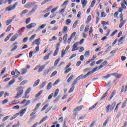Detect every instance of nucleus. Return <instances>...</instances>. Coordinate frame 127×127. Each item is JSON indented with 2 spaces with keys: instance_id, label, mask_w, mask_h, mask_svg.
Returning <instances> with one entry per match:
<instances>
[{
  "instance_id": "nucleus-1",
  "label": "nucleus",
  "mask_w": 127,
  "mask_h": 127,
  "mask_svg": "<svg viewBox=\"0 0 127 127\" xmlns=\"http://www.w3.org/2000/svg\"><path fill=\"white\" fill-rule=\"evenodd\" d=\"M116 104L117 103L114 102L112 103V105L110 104L106 107V113H110L112 112L114 109H115V107H116Z\"/></svg>"
},
{
  "instance_id": "nucleus-2",
  "label": "nucleus",
  "mask_w": 127,
  "mask_h": 127,
  "mask_svg": "<svg viewBox=\"0 0 127 127\" xmlns=\"http://www.w3.org/2000/svg\"><path fill=\"white\" fill-rule=\"evenodd\" d=\"M18 92L17 93L16 96L15 97V98H19L20 96H21L22 94H23V88L22 87L20 86L18 87L17 88Z\"/></svg>"
},
{
  "instance_id": "nucleus-3",
  "label": "nucleus",
  "mask_w": 127,
  "mask_h": 127,
  "mask_svg": "<svg viewBox=\"0 0 127 127\" xmlns=\"http://www.w3.org/2000/svg\"><path fill=\"white\" fill-rule=\"evenodd\" d=\"M79 43H77V42L76 43H75L74 44V45H73L72 47V49L71 50V51L72 52H74V51H76L77 50H79V48H77L78 47V46H79Z\"/></svg>"
},
{
  "instance_id": "nucleus-4",
  "label": "nucleus",
  "mask_w": 127,
  "mask_h": 127,
  "mask_svg": "<svg viewBox=\"0 0 127 127\" xmlns=\"http://www.w3.org/2000/svg\"><path fill=\"white\" fill-rule=\"evenodd\" d=\"M36 44L37 46H39L40 45V38L35 40L32 43V46H34Z\"/></svg>"
},
{
  "instance_id": "nucleus-5",
  "label": "nucleus",
  "mask_w": 127,
  "mask_h": 127,
  "mask_svg": "<svg viewBox=\"0 0 127 127\" xmlns=\"http://www.w3.org/2000/svg\"><path fill=\"white\" fill-rule=\"evenodd\" d=\"M37 7H38V5L34 4L32 10L29 12V14H32V13L35 12V11L37 9Z\"/></svg>"
},
{
  "instance_id": "nucleus-6",
  "label": "nucleus",
  "mask_w": 127,
  "mask_h": 127,
  "mask_svg": "<svg viewBox=\"0 0 127 127\" xmlns=\"http://www.w3.org/2000/svg\"><path fill=\"white\" fill-rule=\"evenodd\" d=\"M100 69H102V68L100 67L99 66H97L95 68H94L92 71H89L88 72H89V73H90V75H92V74H93V73H95V72H96V71H98V70H100Z\"/></svg>"
},
{
  "instance_id": "nucleus-7",
  "label": "nucleus",
  "mask_w": 127,
  "mask_h": 127,
  "mask_svg": "<svg viewBox=\"0 0 127 127\" xmlns=\"http://www.w3.org/2000/svg\"><path fill=\"white\" fill-rule=\"evenodd\" d=\"M47 24H43L42 25L40 26L36 30V32H38L41 30V29H43L44 27L46 26Z\"/></svg>"
},
{
  "instance_id": "nucleus-8",
  "label": "nucleus",
  "mask_w": 127,
  "mask_h": 127,
  "mask_svg": "<svg viewBox=\"0 0 127 127\" xmlns=\"http://www.w3.org/2000/svg\"><path fill=\"white\" fill-rule=\"evenodd\" d=\"M35 26H36V23H32L29 25H27L26 27V28H28V29H30V28H32V27H35Z\"/></svg>"
},
{
  "instance_id": "nucleus-9",
  "label": "nucleus",
  "mask_w": 127,
  "mask_h": 127,
  "mask_svg": "<svg viewBox=\"0 0 127 127\" xmlns=\"http://www.w3.org/2000/svg\"><path fill=\"white\" fill-rule=\"evenodd\" d=\"M83 108H84L83 105L78 106L73 110V112H79V111H81Z\"/></svg>"
},
{
  "instance_id": "nucleus-10",
  "label": "nucleus",
  "mask_w": 127,
  "mask_h": 127,
  "mask_svg": "<svg viewBox=\"0 0 127 127\" xmlns=\"http://www.w3.org/2000/svg\"><path fill=\"white\" fill-rule=\"evenodd\" d=\"M45 65H40V67H39V69H38V72L39 73H40V72H42V71H43L44 69H45Z\"/></svg>"
},
{
  "instance_id": "nucleus-11",
  "label": "nucleus",
  "mask_w": 127,
  "mask_h": 127,
  "mask_svg": "<svg viewBox=\"0 0 127 127\" xmlns=\"http://www.w3.org/2000/svg\"><path fill=\"white\" fill-rule=\"evenodd\" d=\"M88 3V0H81V4H82V7L84 8L87 5Z\"/></svg>"
},
{
  "instance_id": "nucleus-12",
  "label": "nucleus",
  "mask_w": 127,
  "mask_h": 127,
  "mask_svg": "<svg viewBox=\"0 0 127 127\" xmlns=\"http://www.w3.org/2000/svg\"><path fill=\"white\" fill-rule=\"evenodd\" d=\"M15 82V79H14L10 80L8 82V85H6V88H8V86H11V85H13V84H14Z\"/></svg>"
},
{
  "instance_id": "nucleus-13",
  "label": "nucleus",
  "mask_w": 127,
  "mask_h": 127,
  "mask_svg": "<svg viewBox=\"0 0 127 127\" xmlns=\"http://www.w3.org/2000/svg\"><path fill=\"white\" fill-rule=\"evenodd\" d=\"M17 37H18V34H15L11 38L10 41H11V42H13V41H14V40H15Z\"/></svg>"
},
{
  "instance_id": "nucleus-14",
  "label": "nucleus",
  "mask_w": 127,
  "mask_h": 127,
  "mask_svg": "<svg viewBox=\"0 0 127 127\" xmlns=\"http://www.w3.org/2000/svg\"><path fill=\"white\" fill-rule=\"evenodd\" d=\"M25 112H26V109H24L23 110H21L19 113V115H20V117H22L24 114H25Z\"/></svg>"
},
{
  "instance_id": "nucleus-15",
  "label": "nucleus",
  "mask_w": 127,
  "mask_h": 127,
  "mask_svg": "<svg viewBox=\"0 0 127 127\" xmlns=\"http://www.w3.org/2000/svg\"><path fill=\"white\" fill-rule=\"evenodd\" d=\"M47 90L49 91V90H51V88H52V82H49L47 87Z\"/></svg>"
},
{
  "instance_id": "nucleus-16",
  "label": "nucleus",
  "mask_w": 127,
  "mask_h": 127,
  "mask_svg": "<svg viewBox=\"0 0 127 127\" xmlns=\"http://www.w3.org/2000/svg\"><path fill=\"white\" fill-rule=\"evenodd\" d=\"M12 35H13V33L9 34L7 35V36L5 38V39L4 40V41L5 42H6V41H7V40H8V39H9V38H10V37H11Z\"/></svg>"
},
{
  "instance_id": "nucleus-17",
  "label": "nucleus",
  "mask_w": 127,
  "mask_h": 127,
  "mask_svg": "<svg viewBox=\"0 0 127 127\" xmlns=\"http://www.w3.org/2000/svg\"><path fill=\"white\" fill-rule=\"evenodd\" d=\"M47 119H48V116H46L45 117H44L40 121V122L38 123L39 125H40L41 124H42V123H43V122H45V121L47 120Z\"/></svg>"
},
{
  "instance_id": "nucleus-18",
  "label": "nucleus",
  "mask_w": 127,
  "mask_h": 127,
  "mask_svg": "<svg viewBox=\"0 0 127 127\" xmlns=\"http://www.w3.org/2000/svg\"><path fill=\"white\" fill-rule=\"evenodd\" d=\"M14 8H15L13 6L12 7L9 6V7H7L5 8V10H6V11H11V10H13V9H14Z\"/></svg>"
},
{
  "instance_id": "nucleus-19",
  "label": "nucleus",
  "mask_w": 127,
  "mask_h": 127,
  "mask_svg": "<svg viewBox=\"0 0 127 127\" xmlns=\"http://www.w3.org/2000/svg\"><path fill=\"white\" fill-rule=\"evenodd\" d=\"M108 92H109V90H107V91L103 95L102 97H101V98L100 99L101 101H103L104 100V99H105V98H106V97H107V96L108 95Z\"/></svg>"
},
{
  "instance_id": "nucleus-20",
  "label": "nucleus",
  "mask_w": 127,
  "mask_h": 127,
  "mask_svg": "<svg viewBox=\"0 0 127 127\" xmlns=\"http://www.w3.org/2000/svg\"><path fill=\"white\" fill-rule=\"evenodd\" d=\"M102 64V65H100V68H103V67H105V66L108 65V61H105Z\"/></svg>"
},
{
  "instance_id": "nucleus-21",
  "label": "nucleus",
  "mask_w": 127,
  "mask_h": 127,
  "mask_svg": "<svg viewBox=\"0 0 127 127\" xmlns=\"http://www.w3.org/2000/svg\"><path fill=\"white\" fill-rule=\"evenodd\" d=\"M125 38H126V36L121 37L119 40L118 42H119L120 44H123V43H124V42H123V41L124 40V39H125Z\"/></svg>"
},
{
  "instance_id": "nucleus-22",
  "label": "nucleus",
  "mask_w": 127,
  "mask_h": 127,
  "mask_svg": "<svg viewBox=\"0 0 127 127\" xmlns=\"http://www.w3.org/2000/svg\"><path fill=\"white\" fill-rule=\"evenodd\" d=\"M31 4H34V3L29 2L25 5L24 7L26 8H30V6H31Z\"/></svg>"
},
{
  "instance_id": "nucleus-23",
  "label": "nucleus",
  "mask_w": 127,
  "mask_h": 127,
  "mask_svg": "<svg viewBox=\"0 0 127 127\" xmlns=\"http://www.w3.org/2000/svg\"><path fill=\"white\" fill-rule=\"evenodd\" d=\"M67 53V52H66V50H62V54H61V58H63L64 56H65V55Z\"/></svg>"
},
{
  "instance_id": "nucleus-24",
  "label": "nucleus",
  "mask_w": 127,
  "mask_h": 127,
  "mask_svg": "<svg viewBox=\"0 0 127 127\" xmlns=\"http://www.w3.org/2000/svg\"><path fill=\"white\" fill-rule=\"evenodd\" d=\"M13 20V19H10L9 20H7L6 21V25H9L12 22V21Z\"/></svg>"
},
{
  "instance_id": "nucleus-25",
  "label": "nucleus",
  "mask_w": 127,
  "mask_h": 127,
  "mask_svg": "<svg viewBox=\"0 0 127 127\" xmlns=\"http://www.w3.org/2000/svg\"><path fill=\"white\" fill-rule=\"evenodd\" d=\"M51 53H48L46 56L44 57V60H48V59H49V57L50 55H51Z\"/></svg>"
},
{
  "instance_id": "nucleus-26",
  "label": "nucleus",
  "mask_w": 127,
  "mask_h": 127,
  "mask_svg": "<svg viewBox=\"0 0 127 127\" xmlns=\"http://www.w3.org/2000/svg\"><path fill=\"white\" fill-rule=\"evenodd\" d=\"M21 74L24 75V74H26V73L27 72V69L26 68H22L21 70Z\"/></svg>"
},
{
  "instance_id": "nucleus-27",
  "label": "nucleus",
  "mask_w": 127,
  "mask_h": 127,
  "mask_svg": "<svg viewBox=\"0 0 127 127\" xmlns=\"http://www.w3.org/2000/svg\"><path fill=\"white\" fill-rule=\"evenodd\" d=\"M19 115V113H16L10 119V121H12L14 120V119H16L17 117H18Z\"/></svg>"
},
{
  "instance_id": "nucleus-28",
  "label": "nucleus",
  "mask_w": 127,
  "mask_h": 127,
  "mask_svg": "<svg viewBox=\"0 0 127 127\" xmlns=\"http://www.w3.org/2000/svg\"><path fill=\"white\" fill-rule=\"evenodd\" d=\"M91 20H92V16L89 15L88 16L87 20H86V23H89L91 22Z\"/></svg>"
},
{
  "instance_id": "nucleus-29",
  "label": "nucleus",
  "mask_w": 127,
  "mask_h": 127,
  "mask_svg": "<svg viewBox=\"0 0 127 127\" xmlns=\"http://www.w3.org/2000/svg\"><path fill=\"white\" fill-rule=\"evenodd\" d=\"M58 52H59V48H57L53 54L54 56H56L58 54Z\"/></svg>"
},
{
  "instance_id": "nucleus-30",
  "label": "nucleus",
  "mask_w": 127,
  "mask_h": 127,
  "mask_svg": "<svg viewBox=\"0 0 127 127\" xmlns=\"http://www.w3.org/2000/svg\"><path fill=\"white\" fill-rule=\"evenodd\" d=\"M59 93V89H56L55 91V94L54 95V98H56L58 96V93Z\"/></svg>"
},
{
  "instance_id": "nucleus-31",
  "label": "nucleus",
  "mask_w": 127,
  "mask_h": 127,
  "mask_svg": "<svg viewBox=\"0 0 127 127\" xmlns=\"http://www.w3.org/2000/svg\"><path fill=\"white\" fill-rule=\"evenodd\" d=\"M98 105V103H95L93 106L90 107L89 108V111H92V110H94L96 108V106Z\"/></svg>"
},
{
  "instance_id": "nucleus-32",
  "label": "nucleus",
  "mask_w": 127,
  "mask_h": 127,
  "mask_svg": "<svg viewBox=\"0 0 127 127\" xmlns=\"http://www.w3.org/2000/svg\"><path fill=\"white\" fill-rule=\"evenodd\" d=\"M40 82V79H38L37 80H36L34 84H33V87H36V86H37V85H38V84H39V82Z\"/></svg>"
},
{
  "instance_id": "nucleus-33",
  "label": "nucleus",
  "mask_w": 127,
  "mask_h": 127,
  "mask_svg": "<svg viewBox=\"0 0 127 127\" xmlns=\"http://www.w3.org/2000/svg\"><path fill=\"white\" fill-rule=\"evenodd\" d=\"M79 22V20H76L72 25V28H76V26H77V24H78Z\"/></svg>"
},
{
  "instance_id": "nucleus-34",
  "label": "nucleus",
  "mask_w": 127,
  "mask_h": 127,
  "mask_svg": "<svg viewBox=\"0 0 127 127\" xmlns=\"http://www.w3.org/2000/svg\"><path fill=\"white\" fill-rule=\"evenodd\" d=\"M43 93V90H41L38 92L36 95H35V98H38Z\"/></svg>"
},
{
  "instance_id": "nucleus-35",
  "label": "nucleus",
  "mask_w": 127,
  "mask_h": 127,
  "mask_svg": "<svg viewBox=\"0 0 127 127\" xmlns=\"http://www.w3.org/2000/svg\"><path fill=\"white\" fill-rule=\"evenodd\" d=\"M68 32V28H67V26H64L63 28V33H67Z\"/></svg>"
},
{
  "instance_id": "nucleus-36",
  "label": "nucleus",
  "mask_w": 127,
  "mask_h": 127,
  "mask_svg": "<svg viewBox=\"0 0 127 127\" xmlns=\"http://www.w3.org/2000/svg\"><path fill=\"white\" fill-rule=\"evenodd\" d=\"M36 36V34H34V35H32L31 37L29 39V41H32L35 37Z\"/></svg>"
},
{
  "instance_id": "nucleus-37",
  "label": "nucleus",
  "mask_w": 127,
  "mask_h": 127,
  "mask_svg": "<svg viewBox=\"0 0 127 127\" xmlns=\"http://www.w3.org/2000/svg\"><path fill=\"white\" fill-rule=\"evenodd\" d=\"M110 121V120L109 119V118H107L106 119V120L105 121V123L103 124V127H105L107 126V125L108 124V123H109V121Z\"/></svg>"
},
{
  "instance_id": "nucleus-38",
  "label": "nucleus",
  "mask_w": 127,
  "mask_h": 127,
  "mask_svg": "<svg viewBox=\"0 0 127 127\" xmlns=\"http://www.w3.org/2000/svg\"><path fill=\"white\" fill-rule=\"evenodd\" d=\"M90 75L91 74L89 71L84 75H83L82 74V79H85V78H87V77H88V76H90Z\"/></svg>"
},
{
  "instance_id": "nucleus-39",
  "label": "nucleus",
  "mask_w": 127,
  "mask_h": 127,
  "mask_svg": "<svg viewBox=\"0 0 127 127\" xmlns=\"http://www.w3.org/2000/svg\"><path fill=\"white\" fill-rule=\"evenodd\" d=\"M90 27V26L88 25H86L85 26V28L84 29V32L85 33L88 32V31H89V28Z\"/></svg>"
},
{
  "instance_id": "nucleus-40",
  "label": "nucleus",
  "mask_w": 127,
  "mask_h": 127,
  "mask_svg": "<svg viewBox=\"0 0 127 127\" xmlns=\"http://www.w3.org/2000/svg\"><path fill=\"white\" fill-rule=\"evenodd\" d=\"M84 56L85 57H89L90 56V51H87L84 54Z\"/></svg>"
},
{
  "instance_id": "nucleus-41",
  "label": "nucleus",
  "mask_w": 127,
  "mask_h": 127,
  "mask_svg": "<svg viewBox=\"0 0 127 127\" xmlns=\"http://www.w3.org/2000/svg\"><path fill=\"white\" fill-rule=\"evenodd\" d=\"M111 76H112V74H108L106 76H103V79H109V78L111 77Z\"/></svg>"
},
{
  "instance_id": "nucleus-42",
  "label": "nucleus",
  "mask_w": 127,
  "mask_h": 127,
  "mask_svg": "<svg viewBox=\"0 0 127 127\" xmlns=\"http://www.w3.org/2000/svg\"><path fill=\"white\" fill-rule=\"evenodd\" d=\"M40 105H41V103H38L36 105V107H35V108L34 109V111H37V110L38 109L39 107H40Z\"/></svg>"
},
{
  "instance_id": "nucleus-43",
  "label": "nucleus",
  "mask_w": 127,
  "mask_h": 127,
  "mask_svg": "<svg viewBox=\"0 0 127 127\" xmlns=\"http://www.w3.org/2000/svg\"><path fill=\"white\" fill-rule=\"evenodd\" d=\"M74 76L73 75H71L70 77L68 78V79L67 80V83H70V81L73 79V77Z\"/></svg>"
},
{
  "instance_id": "nucleus-44",
  "label": "nucleus",
  "mask_w": 127,
  "mask_h": 127,
  "mask_svg": "<svg viewBox=\"0 0 127 127\" xmlns=\"http://www.w3.org/2000/svg\"><path fill=\"white\" fill-rule=\"evenodd\" d=\"M55 40H57V37L54 36L51 39H50L49 41L51 42L52 41H55Z\"/></svg>"
},
{
  "instance_id": "nucleus-45",
  "label": "nucleus",
  "mask_w": 127,
  "mask_h": 127,
  "mask_svg": "<svg viewBox=\"0 0 127 127\" xmlns=\"http://www.w3.org/2000/svg\"><path fill=\"white\" fill-rule=\"evenodd\" d=\"M60 61V59L59 58H58L57 60H56L55 62L54 66H57Z\"/></svg>"
},
{
  "instance_id": "nucleus-46",
  "label": "nucleus",
  "mask_w": 127,
  "mask_h": 127,
  "mask_svg": "<svg viewBox=\"0 0 127 127\" xmlns=\"http://www.w3.org/2000/svg\"><path fill=\"white\" fill-rule=\"evenodd\" d=\"M126 23V21H124L123 22H121V23L120 24L119 27V28H122L123 26H124V25Z\"/></svg>"
},
{
  "instance_id": "nucleus-47",
  "label": "nucleus",
  "mask_w": 127,
  "mask_h": 127,
  "mask_svg": "<svg viewBox=\"0 0 127 127\" xmlns=\"http://www.w3.org/2000/svg\"><path fill=\"white\" fill-rule=\"evenodd\" d=\"M74 89H75V87L71 86L68 91V94H70V93H72L73 92V91H74Z\"/></svg>"
},
{
  "instance_id": "nucleus-48",
  "label": "nucleus",
  "mask_w": 127,
  "mask_h": 127,
  "mask_svg": "<svg viewBox=\"0 0 127 127\" xmlns=\"http://www.w3.org/2000/svg\"><path fill=\"white\" fill-rule=\"evenodd\" d=\"M9 118H10L9 116H7L4 117L3 118V119L2 120V122H5V121H6V120H8V119H9Z\"/></svg>"
},
{
  "instance_id": "nucleus-49",
  "label": "nucleus",
  "mask_w": 127,
  "mask_h": 127,
  "mask_svg": "<svg viewBox=\"0 0 127 127\" xmlns=\"http://www.w3.org/2000/svg\"><path fill=\"white\" fill-rule=\"evenodd\" d=\"M95 3H96V0H93L91 3L90 7H94V5H95Z\"/></svg>"
},
{
  "instance_id": "nucleus-50",
  "label": "nucleus",
  "mask_w": 127,
  "mask_h": 127,
  "mask_svg": "<svg viewBox=\"0 0 127 127\" xmlns=\"http://www.w3.org/2000/svg\"><path fill=\"white\" fill-rule=\"evenodd\" d=\"M71 70H72V68H68V69H66L64 71V74H67V73H69V72H70V71H71Z\"/></svg>"
},
{
  "instance_id": "nucleus-51",
  "label": "nucleus",
  "mask_w": 127,
  "mask_h": 127,
  "mask_svg": "<svg viewBox=\"0 0 127 127\" xmlns=\"http://www.w3.org/2000/svg\"><path fill=\"white\" fill-rule=\"evenodd\" d=\"M30 91H31V88H28L27 89V90L26 91L25 94H26V95H28V94H29V93H30Z\"/></svg>"
},
{
  "instance_id": "nucleus-52",
  "label": "nucleus",
  "mask_w": 127,
  "mask_h": 127,
  "mask_svg": "<svg viewBox=\"0 0 127 127\" xmlns=\"http://www.w3.org/2000/svg\"><path fill=\"white\" fill-rule=\"evenodd\" d=\"M127 107V101H124L122 104V108L124 109Z\"/></svg>"
},
{
  "instance_id": "nucleus-53",
  "label": "nucleus",
  "mask_w": 127,
  "mask_h": 127,
  "mask_svg": "<svg viewBox=\"0 0 127 127\" xmlns=\"http://www.w3.org/2000/svg\"><path fill=\"white\" fill-rule=\"evenodd\" d=\"M23 29H25V27H23L22 28L19 29V30L17 31V33H19V32H21Z\"/></svg>"
},
{
  "instance_id": "nucleus-54",
  "label": "nucleus",
  "mask_w": 127,
  "mask_h": 127,
  "mask_svg": "<svg viewBox=\"0 0 127 127\" xmlns=\"http://www.w3.org/2000/svg\"><path fill=\"white\" fill-rule=\"evenodd\" d=\"M26 83H27V80H24L20 83V86H23V85L26 84Z\"/></svg>"
},
{
  "instance_id": "nucleus-55",
  "label": "nucleus",
  "mask_w": 127,
  "mask_h": 127,
  "mask_svg": "<svg viewBox=\"0 0 127 127\" xmlns=\"http://www.w3.org/2000/svg\"><path fill=\"white\" fill-rule=\"evenodd\" d=\"M57 9H58V7H56L55 8H53L51 12L52 13H53L54 12H55V11H56Z\"/></svg>"
},
{
  "instance_id": "nucleus-56",
  "label": "nucleus",
  "mask_w": 127,
  "mask_h": 127,
  "mask_svg": "<svg viewBox=\"0 0 127 127\" xmlns=\"http://www.w3.org/2000/svg\"><path fill=\"white\" fill-rule=\"evenodd\" d=\"M49 106V104H46L42 109V111H45L46 109V108H47Z\"/></svg>"
},
{
  "instance_id": "nucleus-57",
  "label": "nucleus",
  "mask_w": 127,
  "mask_h": 127,
  "mask_svg": "<svg viewBox=\"0 0 127 127\" xmlns=\"http://www.w3.org/2000/svg\"><path fill=\"white\" fill-rule=\"evenodd\" d=\"M93 35V27H91L89 29V35Z\"/></svg>"
},
{
  "instance_id": "nucleus-58",
  "label": "nucleus",
  "mask_w": 127,
  "mask_h": 127,
  "mask_svg": "<svg viewBox=\"0 0 127 127\" xmlns=\"http://www.w3.org/2000/svg\"><path fill=\"white\" fill-rule=\"evenodd\" d=\"M50 0H44L42 3L41 5H43V4H45L47 2H48Z\"/></svg>"
},
{
  "instance_id": "nucleus-59",
  "label": "nucleus",
  "mask_w": 127,
  "mask_h": 127,
  "mask_svg": "<svg viewBox=\"0 0 127 127\" xmlns=\"http://www.w3.org/2000/svg\"><path fill=\"white\" fill-rule=\"evenodd\" d=\"M70 23H71V20L70 19H67L66 21V25H70Z\"/></svg>"
},
{
  "instance_id": "nucleus-60",
  "label": "nucleus",
  "mask_w": 127,
  "mask_h": 127,
  "mask_svg": "<svg viewBox=\"0 0 127 127\" xmlns=\"http://www.w3.org/2000/svg\"><path fill=\"white\" fill-rule=\"evenodd\" d=\"M47 82L44 81V82L42 83V84L40 85V88H43L45 85H46Z\"/></svg>"
},
{
  "instance_id": "nucleus-61",
  "label": "nucleus",
  "mask_w": 127,
  "mask_h": 127,
  "mask_svg": "<svg viewBox=\"0 0 127 127\" xmlns=\"http://www.w3.org/2000/svg\"><path fill=\"white\" fill-rule=\"evenodd\" d=\"M17 49V45L14 46V47L12 48V49L10 50V51H14V50H16Z\"/></svg>"
},
{
  "instance_id": "nucleus-62",
  "label": "nucleus",
  "mask_w": 127,
  "mask_h": 127,
  "mask_svg": "<svg viewBox=\"0 0 127 127\" xmlns=\"http://www.w3.org/2000/svg\"><path fill=\"white\" fill-rule=\"evenodd\" d=\"M56 74H57V71L56 70L51 74V77H54Z\"/></svg>"
},
{
  "instance_id": "nucleus-63",
  "label": "nucleus",
  "mask_w": 127,
  "mask_h": 127,
  "mask_svg": "<svg viewBox=\"0 0 127 127\" xmlns=\"http://www.w3.org/2000/svg\"><path fill=\"white\" fill-rule=\"evenodd\" d=\"M76 35V32H74L72 33L70 36L71 38H74L75 37V36Z\"/></svg>"
},
{
  "instance_id": "nucleus-64",
  "label": "nucleus",
  "mask_w": 127,
  "mask_h": 127,
  "mask_svg": "<svg viewBox=\"0 0 127 127\" xmlns=\"http://www.w3.org/2000/svg\"><path fill=\"white\" fill-rule=\"evenodd\" d=\"M82 37L83 38H87V33L83 32L82 34Z\"/></svg>"
}]
</instances>
